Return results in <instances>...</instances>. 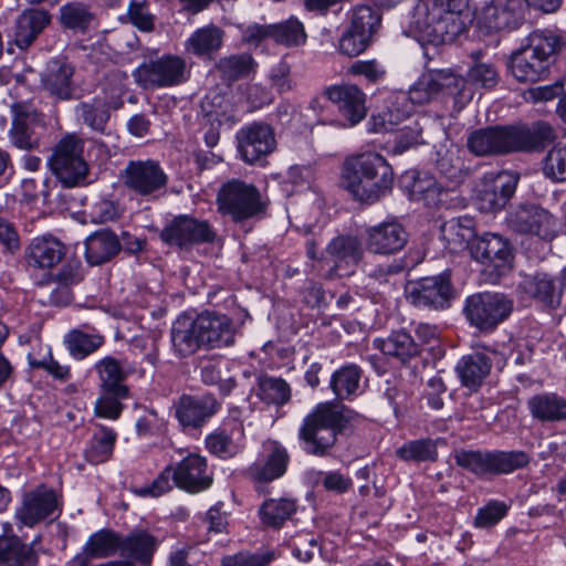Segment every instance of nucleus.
<instances>
[{"mask_svg":"<svg viewBox=\"0 0 566 566\" xmlns=\"http://www.w3.org/2000/svg\"><path fill=\"white\" fill-rule=\"evenodd\" d=\"M364 417L342 402L317 403L301 421L297 441L306 455H332L337 438L354 430Z\"/></svg>","mask_w":566,"mask_h":566,"instance_id":"nucleus-1","label":"nucleus"},{"mask_svg":"<svg viewBox=\"0 0 566 566\" xmlns=\"http://www.w3.org/2000/svg\"><path fill=\"white\" fill-rule=\"evenodd\" d=\"M472 22L469 0H417L409 17V32L420 42H453Z\"/></svg>","mask_w":566,"mask_h":566,"instance_id":"nucleus-2","label":"nucleus"},{"mask_svg":"<svg viewBox=\"0 0 566 566\" xmlns=\"http://www.w3.org/2000/svg\"><path fill=\"white\" fill-rule=\"evenodd\" d=\"M553 128L545 122L525 125H494L471 132L467 147L476 157L504 156L538 151L554 139Z\"/></svg>","mask_w":566,"mask_h":566,"instance_id":"nucleus-3","label":"nucleus"},{"mask_svg":"<svg viewBox=\"0 0 566 566\" xmlns=\"http://www.w3.org/2000/svg\"><path fill=\"white\" fill-rule=\"evenodd\" d=\"M171 344L178 357L185 358L201 347L222 348L235 342L231 317L217 311H203L193 319L179 317L171 327Z\"/></svg>","mask_w":566,"mask_h":566,"instance_id":"nucleus-4","label":"nucleus"},{"mask_svg":"<svg viewBox=\"0 0 566 566\" xmlns=\"http://www.w3.org/2000/svg\"><path fill=\"white\" fill-rule=\"evenodd\" d=\"M342 180L355 200L373 205L392 190L394 169L380 154L361 153L344 160Z\"/></svg>","mask_w":566,"mask_h":566,"instance_id":"nucleus-5","label":"nucleus"},{"mask_svg":"<svg viewBox=\"0 0 566 566\" xmlns=\"http://www.w3.org/2000/svg\"><path fill=\"white\" fill-rule=\"evenodd\" d=\"M564 45L563 38L551 30H535L510 56L509 70L518 82L546 80Z\"/></svg>","mask_w":566,"mask_h":566,"instance_id":"nucleus-6","label":"nucleus"},{"mask_svg":"<svg viewBox=\"0 0 566 566\" xmlns=\"http://www.w3.org/2000/svg\"><path fill=\"white\" fill-rule=\"evenodd\" d=\"M453 459L459 468L479 479L506 475L531 462L530 454L522 450L458 449Z\"/></svg>","mask_w":566,"mask_h":566,"instance_id":"nucleus-7","label":"nucleus"},{"mask_svg":"<svg viewBox=\"0 0 566 566\" xmlns=\"http://www.w3.org/2000/svg\"><path fill=\"white\" fill-rule=\"evenodd\" d=\"M216 203L220 214L229 217L234 223H241L263 216L269 201L255 185L232 178L220 186Z\"/></svg>","mask_w":566,"mask_h":566,"instance_id":"nucleus-8","label":"nucleus"},{"mask_svg":"<svg viewBox=\"0 0 566 566\" xmlns=\"http://www.w3.org/2000/svg\"><path fill=\"white\" fill-rule=\"evenodd\" d=\"M514 310V301L499 292H479L467 297L463 314L471 327L479 332L493 333Z\"/></svg>","mask_w":566,"mask_h":566,"instance_id":"nucleus-9","label":"nucleus"},{"mask_svg":"<svg viewBox=\"0 0 566 566\" xmlns=\"http://www.w3.org/2000/svg\"><path fill=\"white\" fill-rule=\"evenodd\" d=\"M84 140L76 134H66L54 146L48 164L56 179L66 188L85 181L88 165L83 157Z\"/></svg>","mask_w":566,"mask_h":566,"instance_id":"nucleus-10","label":"nucleus"},{"mask_svg":"<svg viewBox=\"0 0 566 566\" xmlns=\"http://www.w3.org/2000/svg\"><path fill=\"white\" fill-rule=\"evenodd\" d=\"M470 253L473 259L484 264L483 273L491 283L505 279L513 270V248L499 233L485 232L474 238Z\"/></svg>","mask_w":566,"mask_h":566,"instance_id":"nucleus-11","label":"nucleus"},{"mask_svg":"<svg viewBox=\"0 0 566 566\" xmlns=\"http://www.w3.org/2000/svg\"><path fill=\"white\" fill-rule=\"evenodd\" d=\"M217 232L207 220L180 214L170 220L160 231V239L181 250L198 244H210L217 240Z\"/></svg>","mask_w":566,"mask_h":566,"instance_id":"nucleus-12","label":"nucleus"},{"mask_svg":"<svg viewBox=\"0 0 566 566\" xmlns=\"http://www.w3.org/2000/svg\"><path fill=\"white\" fill-rule=\"evenodd\" d=\"M220 409L221 402L211 392L184 394L174 403L175 418L182 432L188 434L200 432Z\"/></svg>","mask_w":566,"mask_h":566,"instance_id":"nucleus-13","label":"nucleus"},{"mask_svg":"<svg viewBox=\"0 0 566 566\" xmlns=\"http://www.w3.org/2000/svg\"><path fill=\"white\" fill-rule=\"evenodd\" d=\"M11 114L12 120L9 129L11 144L24 150L38 148L46 129L43 115L27 103L12 104Z\"/></svg>","mask_w":566,"mask_h":566,"instance_id":"nucleus-14","label":"nucleus"},{"mask_svg":"<svg viewBox=\"0 0 566 566\" xmlns=\"http://www.w3.org/2000/svg\"><path fill=\"white\" fill-rule=\"evenodd\" d=\"M133 76L143 88L179 85L186 81V62L177 55H164L140 64Z\"/></svg>","mask_w":566,"mask_h":566,"instance_id":"nucleus-15","label":"nucleus"},{"mask_svg":"<svg viewBox=\"0 0 566 566\" xmlns=\"http://www.w3.org/2000/svg\"><path fill=\"white\" fill-rule=\"evenodd\" d=\"M62 504L55 490L40 484L34 490L23 494L21 505L15 511L18 525L34 527L50 517H59Z\"/></svg>","mask_w":566,"mask_h":566,"instance_id":"nucleus-16","label":"nucleus"},{"mask_svg":"<svg viewBox=\"0 0 566 566\" xmlns=\"http://www.w3.org/2000/svg\"><path fill=\"white\" fill-rule=\"evenodd\" d=\"M75 66L65 57L51 59L40 75L43 91L54 102L80 99L83 94L74 76Z\"/></svg>","mask_w":566,"mask_h":566,"instance_id":"nucleus-17","label":"nucleus"},{"mask_svg":"<svg viewBox=\"0 0 566 566\" xmlns=\"http://www.w3.org/2000/svg\"><path fill=\"white\" fill-rule=\"evenodd\" d=\"M525 0H491L481 9L478 23L486 32L513 31L525 21Z\"/></svg>","mask_w":566,"mask_h":566,"instance_id":"nucleus-18","label":"nucleus"},{"mask_svg":"<svg viewBox=\"0 0 566 566\" xmlns=\"http://www.w3.org/2000/svg\"><path fill=\"white\" fill-rule=\"evenodd\" d=\"M123 185L132 192L148 197L167 186L168 177L158 161L130 160L120 174Z\"/></svg>","mask_w":566,"mask_h":566,"instance_id":"nucleus-19","label":"nucleus"},{"mask_svg":"<svg viewBox=\"0 0 566 566\" xmlns=\"http://www.w3.org/2000/svg\"><path fill=\"white\" fill-rule=\"evenodd\" d=\"M289 462L287 450L279 442H272L269 451L247 469V476L258 494L270 493L269 483L285 474Z\"/></svg>","mask_w":566,"mask_h":566,"instance_id":"nucleus-20","label":"nucleus"},{"mask_svg":"<svg viewBox=\"0 0 566 566\" xmlns=\"http://www.w3.org/2000/svg\"><path fill=\"white\" fill-rule=\"evenodd\" d=\"M518 179L520 175L510 170L486 174L476 197L479 209L483 212L503 209L514 195Z\"/></svg>","mask_w":566,"mask_h":566,"instance_id":"nucleus-21","label":"nucleus"},{"mask_svg":"<svg viewBox=\"0 0 566 566\" xmlns=\"http://www.w3.org/2000/svg\"><path fill=\"white\" fill-rule=\"evenodd\" d=\"M331 260L323 263L327 266L326 280H342L354 273V268L363 255L359 240L356 237L339 235L327 245Z\"/></svg>","mask_w":566,"mask_h":566,"instance_id":"nucleus-22","label":"nucleus"},{"mask_svg":"<svg viewBox=\"0 0 566 566\" xmlns=\"http://www.w3.org/2000/svg\"><path fill=\"white\" fill-rule=\"evenodd\" d=\"M174 484L188 493H200L211 488L213 472L210 470L208 460L199 453H188L175 465Z\"/></svg>","mask_w":566,"mask_h":566,"instance_id":"nucleus-23","label":"nucleus"},{"mask_svg":"<svg viewBox=\"0 0 566 566\" xmlns=\"http://www.w3.org/2000/svg\"><path fill=\"white\" fill-rule=\"evenodd\" d=\"M511 229L523 234H534L552 240L558 232L557 219L546 209L536 205H524L509 219Z\"/></svg>","mask_w":566,"mask_h":566,"instance_id":"nucleus-24","label":"nucleus"},{"mask_svg":"<svg viewBox=\"0 0 566 566\" xmlns=\"http://www.w3.org/2000/svg\"><path fill=\"white\" fill-rule=\"evenodd\" d=\"M238 150L242 160L254 164L275 148L274 132L270 125L253 123L237 134Z\"/></svg>","mask_w":566,"mask_h":566,"instance_id":"nucleus-25","label":"nucleus"},{"mask_svg":"<svg viewBox=\"0 0 566 566\" xmlns=\"http://www.w3.org/2000/svg\"><path fill=\"white\" fill-rule=\"evenodd\" d=\"M161 538L147 528H134L120 536V556L132 566H151Z\"/></svg>","mask_w":566,"mask_h":566,"instance_id":"nucleus-26","label":"nucleus"},{"mask_svg":"<svg viewBox=\"0 0 566 566\" xmlns=\"http://www.w3.org/2000/svg\"><path fill=\"white\" fill-rule=\"evenodd\" d=\"M325 95L337 105L345 126H355L366 117V95L356 85L329 86L325 90Z\"/></svg>","mask_w":566,"mask_h":566,"instance_id":"nucleus-27","label":"nucleus"},{"mask_svg":"<svg viewBox=\"0 0 566 566\" xmlns=\"http://www.w3.org/2000/svg\"><path fill=\"white\" fill-rule=\"evenodd\" d=\"M367 249L376 254H395L408 242V232L397 220H388L366 230Z\"/></svg>","mask_w":566,"mask_h":566,"instance_id":"nucleus-28","label":"nucleus"},{"mask_svg":"<svg viewBox=\"0 0 566 566\" xmlns=\"http://www.w3.org/2000/svg\"><path fill=\"white\" fill-rule=\"evenodd\" d=\"M437 101H452V109L459 113L471 99V94L467 93V80L452 70H429Z\"/></svg>","mask_w":566,"mask_h":566,"instance_id":"nucleus-29","label":"nucleus"},{"mask_svg":"<svg viewBox=\"0 0 566 566\" xmlns=\"http://www.w3.org/2000/svg\"><path fill=\"white\" fill-rule=\"evenodd\" d=\"M492 364V358L488 354L475 350L462 356L458 360L454 371L460 385L473 394L480 390L490 375Z\"/></svg>","mask_w":566,"mask_h":566,"instance_id":"nucleus-30","label":"nucleus"},{"mask_svg":"<svg viewBox=\"0 0 566 566\" xmlns=\"http://www.w3.org/2000/svg\"><path fill=\"white\" fill-rule=\"evenodd\" d=\"M235 436H243V426L235 419L224 420L218 428L205 439L208 452L219 459L233 458L240 451V444Z\"/></svg>","mask_w":566,"mask_h":566,"instance_id":"nucleus-31","label":"nucleus"},{"mask_svg":"<svg viewBox=\"0 0 566 566\" xmlns=\"http://www.w3.org/2000/svg\"><path fill=\"white\" fill-rule=\"evenodd\" d=\"M65 252L66 249L60 240L52 235H41L31 240L25 248L24 258L32 268L50 270L65 256Z\"/></svg>","mask_w":566,"mask_h":566,"instance_id":"nucleus-32","label":"nucleus"},{"mask_svg":"<svg viewBox=\"0 0 566 566\" xmlns=\"http://www.w3.org/2000/svg\"><path fill=\"white\" fill-rule=\"evenodd\" d=\"M532 418L541 423L566 421V398L557 392H539L526 402Z\"/></svg>","mask_w":566,"mask_h":566,"instance_id":"nucleus-33","label":"nucleus"},{"mask_svg":"<svg viewBox=\"0 0 566 566\" xmlns=\"http://www.w3.org/2000/svg\"><path fill=\"white\" fill-rule=\"evenodd\" d=\"M51 15L43 9H27L15 21L14 43L21 50L29 49L50 24Z\"/></svg>","mask_w":566,"mask_h":566,"instance_id":"nucleus-34","label":"nucleus"},{"mask_svg":"<svg viewBox=\"0 0 566 566\" xmlns=\"http://www.w3.org/2000/svg\"><path fill=\"white\" fill-rule=\"evenodd\" d=\"M120 250V240L109 229L95 231L85 240V258L91 265L109 262Z\"/></svg>","mask_w":566,"mask_h":566,"instance_id":"nucleus-35","label":"nucleus"},{"mask_svg":"<svg viewBox=\"0 0 566 566\" xmlns=\"http://www.w3.org/2000/svg\"><path fill=\"white\" fill-rule=\"evenodd\" d=\"M117 432L107 426L96 424L84 449L85 460L93 465L111 460L117 441Z\"/></svg>","mask_w":566,"mask_h":566,"instance_id":"nucleus-36","label":"nucleus"},{"mask_svg":"<svg viewBox=\"0 0 566 566\" xmlns=\"http://www.w3.org/2000/svg\"><path fill=\"white\" fill-rule=\"evenodd\" d=\"M297 511V500L294 497H270L260 505L258 514L261 523L273 530L281 528Z\"/></svg>","mask_w":566,"mask_h":566,"instance_id":"nucleus-37","label":"nucleus"},{"mask_svg":"<svg viewBox=\"0 0 566 566\" xmlns=\"http://www.w3.org/2000/svg\"><path fill=\"white\" fill-rule=\"evenodd\" d=\"M94 369L98 375L99 388L107 391L129 390L125 380L134 371L126 363H120L113 356H106L95 363Z\"/></svg>","mask_w":566,"mask_h":566,"instance_id":"nucleus-38","label":"nucleus"},{"mask_svg":"<svg viewBox=\"0 0 566 566\" xmlns=\"http://www.w3.org/2000/svg\"><path fill=\"white\" fill-rule=\"evenodd\" d=\"M374 346L384 355L395 357L401 363H406L420 354V344L405 331L392 332L386 338H376L374 339Z\"/></svg>","mask_w":566,"mask_h":566,"instance_id":"nucleus-39","label":"nucleus"},{"mask_svg":"<svg viewBox=\"0 0 566 566\" xmlns=\"http://www.w3.org/2000/svg\"><path fill=\"white\" fill-rule=\"evenodd\" d=\"M363 369L356 364H345L336 369L329 380V388L337 400H353L360 394Z\"/></svg>","mask_w":566,"mask_h":566,"instance_id":"nucleus-40","label":"nucleus"},{"mask_svg":"<svg viewBox=\"0 0 566 566\" xmlns=\"http://www.w3.org/2000/svg\"><path fill=\"white\" fill-rule=\"evenodd\" d=\"M75 118L91 130L102 135H109L107 124L111 118V111L107 103L99 97L92 101L80 102L74 107Z\"/></svg>","mask_w":566,"mask_h":566,"instance_id":"nucleus-41","label":"nucleus"},{"mask_svg":"<svg viewBox=\"0 0 566 566\" xmlns=\"http://www.w3.org/2000/svg\"><path fill=\"white\" fill-rule=\"evenodd\" d=\"M454 297L453 285H418L407 295L415 306L434 310L449 307Z\"/></svg>","mask_w":566,"mask_h":566,"instance_id":"nucleus-42","label":"nucleus"},{"mask_svg":"<svg viewBox=\"0 0 566 566\" xmlns=\"http://www.w3.org/2000/svg\"><path fill=\"white\" fill-rule=\"evenodd\" d=\"M460 149L453 145H440L434 151L433 163L439 174L447 179L461 182L468 175L463 168Z\"/></svg>","mask_w":566,"mask_h":566,"instance_id":"nucleus-43","label":"nucleus"},{"mask_svg":"<svg viewBox=\"0 0 566 566\" xmlns=\"http://www.w3.org/2000/svg\"><path fill=\"white\" fill-rule=\"evenodd\" d=\"M229 371V364L223 358H210L200 366V379L207 386H218L221 396H229L237 387L232 376L224 377L223 370Z\"/></svg>","mask_w":566,"mask_h":566,"instance_id":"nucleus-44","label":"nucleus"},{"mask_svg":"<svg viewBox=\"0 0 566 566\" xmlns=\"http://www.w3.org/2000/svg\"><path fill=\"white\" fill-rule=\"evenodd\" d=\"M223 36V30L214 24L200 28L187 40L186 50L198 56L209 55L221 49Z\"/></svg>","mask_w":566,"mask_h":566,"instance_id":"nucleus-45","label":"nucleus"},{"mask_svg":"<svg viewBox=\"0 0 566 566\" xmlns=\"http://www.w3.org/2000/svg\"><path fill=\"white\" fill-rule=\"evenodd\" d=\"M120 536L111 528H102L88 537L83 546L84 552L93 558H107L116 553L120 555Z\"/></svg>","mask_w":566,"mask_h":566,"instance_id":"nucleus-46","label":"nucleus"},{"mask_svg":"<svg viewBox=\"0 0 566 566\" xmlns=\"http://www.w3.org/2000/svg\"><path fill=\"white\" fill-rule=\"evenodd\" d=\"M104 337L98 334H87L80 329H72L65 334L63 344L70 355L77 360H82L95 353L104 345Z\"/></svg>","mask_w":566,"mask_h":566,"instance_id":"nucleus-47","label":"nucleus"},{"mask_svg":"<svg viewBox=\"0 0 566 566\" xmlns=\"http://www.w3.org/2000/svg\"><path fill=\"white\" fill-rule=\"evenodd\" d=\"M438 440L430 438L405 442L396 450V457L405 462H436L438 460Z\"/></svg>","mask_w":566,"mask_h":566,"instance_id":"nucleus-48","label":"nucleus"},{"mask_svg":"<svg viewBox=\"0 0 566 566\" xmlns=\"http://www.w3.org/2000/svg\"><path fill=\"white\" fill-rule=\"evenodd\" d=\"M256 396L268 405L283 406L291 398V389L284 379L263 375L258 379Z\"/></svg>","mask_w":566,"mask_h":566,"instance_id":"nucleus-49","label":"nucleus"},{"mask_svg":"<svg viewBox=\"0 0 566 566\" xmlns=\"http://www.w3.org/2000/svg\"><path fill=\"white\" fill-rule=\"evenodd\" d=\"M94 19V13L83 2H69L60 9L61 24L76 32L87 31Z\"/></svg>","mask_w":566,"mask_h":566,"instance_id":"nucleus-50","label":"nucleus"},{"mask_svg":"<svg viewBox=\"0 0 566 566\" xmlns=\"http://www.w3.org/2000/svg\"><path fill=\"white\" fill-rule=\"evenodd\" d=\"M129 397V390L107 391L99 388V395L94 403V415L97 418L117 420L123 410V400Z\"/></svg>","mask_w":566,"mask_h":566,"instance_id":"nucleus-51","label":"nucleus"},{"mask_svg":"<svg viewBox=\"0 0 566 566\" xmlns=\"http://www.w3.org/2000/svg\"><path fill=\"white\" fill-rule=\"evenodd\" d=\"M422 134V124L419 120L411 122L397 130L394 140L389 143L388 151L392 155H402L424 143Z\"/></svg>","mask_w":566,"mask_h":566,"instance_id":"nucleus-52","label":"nucleus"},{"mask_svg":"<svg viewBox=\"0 0 566 566\" xmlns=\"http://www.w3.org/2000/svg\"><path fill=\"white\" fill-rule=\"evenodd\" d=\"M442 235L447 240L450 249L458 250L471 245L474 238V230L470 219L450 220L442 227Z\"/></svg>","mask_w":566,"mask_h":566,"instance_id":"nucleus-53","label":"nucleus"},{"mask_svg":"<svg viewBox=\"0 0 566 566\" xmlns=\"http://www.w3.org/2000/svg\"><path fill=\"white\" fill-rule=\"evenodd\" d=\"M253 59L250 54H235L221 57L216 67L221 77L228 82H234L249 75L253 66Z\"/></svg>","mask_w":566,"mask_h":566,"instance_id":"nucleus-54","label":"nucleus"},{"mask_svg":"<svg viewBox=\"0 0 566 566\" xmlns=\"http://www.w3.org/2000/svg\"><path fill=\"white\" fill-rule=\"evenodd\" d=\"M271 32L272 39L285 46L300 45L306 41L303 24L293 17L284 22L271 24Z\"/></svg>","mask_w":566,"mask_h":566,"instance_id":"nucleus-55","label":"nucleus"},{"mask_svg":"<svg viewBox=\"0 0 566 566\" xmlns=\"http://www.w3.org/2000/svg\"><path fill=\"white\" fill-rule=\"evenodd\" d=\"M381 24V15L377 10L369 6H357L354 8L350 18V28L365 33L367 38L374 40Z\"/></svg>","mask_w":566,"mask_h":566,"instance_id":"nucleus-56","label":"nucleus"},{"mask_svg":"<svg viewBox=\"0 0 566 566\" xmlns=\"http://www.w3.org/2000/svg\"><path fill=\"white\" fill-rule=\"evenodd\" d=\"M40 556L32 545H27L21 538L11 536L4 566H39Z\"/></svg>","mask_w":566,"mask_h":566,"instance_id":"nucleus-57","label":"nucleus"},{"mask_svg":"<svg viewBox=\"0 0 566 566\" xmlns=\"http://www.w3.org/2000/svg\"><path fill=\"white\" fill-rule=\"evenodd\" d=\"M509 510L510 505L504 501L489 500L483 506L478 509L473 525L476 528L493 527L506 516Z\"/></svg>","mask_w":566,"mask_h":566,"instance_id":"nucleus-58","label":"nucleus"},{"mask_svg":"<svg viewBox=\"0 0 566 566\" xmlns=\"http://www.w3.org/2000/svg\"><path fill=\"white\" fill-rule=\"evenodd\" d=\"M480 54V52L472 53L474 63L467 73V80L473 85L492 88L499 81L497 71L493 64L478 61Z\"/></svg>","mask_w":566,"mask_h":566,"instance_id":"nucleus-59","label":"nucleus"},{"mask_svg":"<svg viewBox=\"0 0 566 566\" xmlns=\"http://www.w3.org/2000/svg\"><path fill=\"white\" fill-rule=\"evenodd\" d=\"M543 174L553 181L566 180V146H554L543 159Z\"/></svg>","mask_w":566,"mask_h":566,"instance_id":"nucleus-60","label":"nucleus"},{"mask_svg":"<svg viewBox=\"0 0 566 566\" xmlns=\"http://www.w3.org/2000/svg\"><path fill=\"white\" fill-rule=\"evenodd\" d=\"M28 364L33 369H42L46 371L54 379L60 381H66L71 378L70 367L66 365H61L57 360H55L51 354V349L48 348V352L41 358L34 356V354H28Z\"/></svg>","mask_w":566,"mask_h":566,"instance_id":"nucleus-61","label":"nucleus"},{"mask_svg":"<svg viewBox=\"0 0 566 566\" xmlns=\"http://www.w3.org/2000/svg\"><path fill=\"white\" fill-rule=\"evenodd\" d=\"M274 559H276L274 551L240 552L234 555L224 556L220 566H269Z\"/></svg>","mask_w":566,"mask_h":566,"instance_id":"nucleus-62","label":"nucleus"},{"mask_svg":"<svg viewBox=\"0 0 566 566\" xmlns=\"http://www.w3.org/2000/svg\"><path fill=\"white\" fill-rule=\"evenodd\" d=\"M433 90L432 78L429 70L423 72L419 78L410 86L407 92V98L416 105H424L437 101Z\"/></svg>","mask_w":566,"mask_h":566,"instance_id":"nucleus-63","label":"nucleus"},{"mask_svg":"<svg viewBox=\"0 0 566 566\" xmlns=\"http://www.w3.org/2000/svg\"><path fill=\"white\" fill-rule=\"evenodd\" d=\"M373 42L365 33L348 28L339 39L338 49L340 53L348 56H357L363 53Z\"/></svg>","mask_w":566,"mask_h":566,"instance_id":"nucleus-64","label":"nucleus"}]
</instances>
